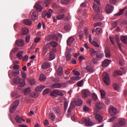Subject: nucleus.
Masks as SVG:
<instances>
[{
    "label": "nucleus",
    "mask_w": 127,
    "mask_h": 127,
    "mask_svg": "<svg viewBox=\"0 0 127 127\" xmlns=\"http://www.w3.org/2000/svg\"><path fill=\"white\" fill-rule=\"evenodd\" d=\"M58 44H57L56 42L52 41V42H50L47 43L46 46L43 47V55L44 56L45 54H46L47 51H48V49L50 48L51 46L52 47H57Z\"/></svg>",
    "instance_id": "1"
},
{
    "label": "nucleus",
    "mask_w": 127,
    "mask_h": 127,
    "mask_svg": "<svg viewBox=\"0 0 127 127\" xmlns=\"http://www.w3.org/2000/svg\"><path fill=\"white\" fill-rule=\"evenodd\" d=\"M18 105H19V100L15 101L10 107L9 113H11L12 114L14 113L15 110L17 109Z\"/></svg>",
    "instance_id": "2"
},
{
    "label": "nucleus",
    "mask_w": 127,
    "mask_h": 127,
    "mask_svg": "<svg viewBox=\"0 0 127 127\" xmlns=\"http://www.w3.org/2000/svg\"><path fill=\"white\" fill-rule=\"evenodd\" d=\"M103 80L107 86H109L110 85V84H111V82H110V76L107 72H104L103 73Z\"/></svg>",
    "instance_id": "3"
},
{
    "label": "nucleus",
    "mask_w": 127,
    "mask_h": 127,
    "mask_svg": "<svg viewBox=\"0 0 127 127\" xmlns=\"http://www.w3.org/2000/svg\"><path fill=\"white\" fill-rule=\"evenodd\" d=\"M30 16L32 20H36L38 18V13L34 10H32L30 12Z\"/></svg>",
    "instance_id": "4"
},
{
    "label": "nucleus",
    "mask_w": 127,
    "mask_h": 127,
    "mask_svg": "<svg viewBox=\"0 0 127 127\" xmlns=\"http://www.w3.org/2000/svg\"><path fill=\"white\" fill-rule=\"evenodd\" d=\"M46 40H56L58 41V37L55 34L53 35H49L46 37Z\"/></svg>",
    "instance_id": "5"
},
{
    "label": "nucleus",
    "mask_w": 127,
    "mask_h": 127,
    "mask_svg": "<svg viewBox=\"0 0 127 127\" xmlns=\"http://www.w3.org/2000/svg\"><path fill=\"white\" fill-rule=\"evenodd\" d=\"M104 108V105L102 103L97 102L95 104V113H98L99 110H102Z\"/></svg>",
    "instance_id": "6"
},
{
    "label": "nucleus",
    "mask_w": 127,
    "mask_h": 127,
    "mask_svg": "<svg viewBox=\"0 0 127 127\" xmlns=\"http://www.w3.org/2000/svg\"><path fill=\"white\" fill-rule=\"evenodd\" d=\"M118 113V110L117 108H115L114 107H111L109 109V114L111 117H114V116H116Z\"/></svg>",
    "instance_id": "7"
},
{
    "label": "nucleus",
    "mask_w": 127,
    "mask_h": 127,
    "mask_svg": "<svg viewBox=\"0 0 127 127\" xmlns=\"http://www.w3.org/2000/svg\"><path fill=\"white\" fill-rule=\"evenodd\" d=\"M93 19L95 20V21H102V20L104 19V17L100 14H97L94 17Z\"/></svg>",
    "instance_id": "8"
},
{
    "label": "nucleus",
    "mask_w": 127,
    "mask_h": 127,
    "mask_svg": "<svg viewBox=\"0 0 127 127\" xmlns=\"http://www.w3.org/2000/svg\"><path fill=\"white\" fill-rule=\"evenodd\" d=\"M83 122L85 123V125L87 126V127H92L93 126V123L92 122L90 121V118H85V119H83Z\"/></svg>",
    "instance_id": "9"
},
{
    "label": "nucleus",
    "mask_w": 127,
    "mask_h": 127,
    "mask_svg": "<svg viewBox=\"0 0 127 127\" xmlns=\"http://www.w3.org/2000/svg\"><path fill=\"white\" fill-rule=\"evenodd\" d=\"M90 91L87 89H84L82 90V97L86 99V98H88V96H90Z\"/></svg>",
    "instance_id": "10"
},
{
    "label": "nucleus",
    "mask_w": 127,
    "mask_h": 127,
    "mask_svg": "<svg viewBox=\"0 0 127 127\" xmlns=\"http://www.w3.org/2000/svg\"><path fill=\"white\" fill-rule=\"evenodd\" d=\"M114 9V7L111 6L110 4L107 5L106 7V10L107 13H111Z\"/></svg>",
    "instance_id": "11"
},
{
    "label": "nucleus",
    "mask_w": 127,
    "mask_h": 127,
    "mask_svg": "<svg viewBox=\"0 0 127 127\" xmlns=\"http://www.w3.org/2000/svg\"><path fill=\"white\" fill-rule=\"evenodd\" d=\"M28 32H29L28 29L24 27L22 29L20 34L21 35H26V34H28Z\"/></svg>",
    "instance_id": "12"
},
{
    "label": "nucleus",
    "mask_w": 127,
    "mask_h": 127,
    "mask_svg": "<svg viewBox=\"0 0 127 127\" xmlns=\"http://www.w3.org/2000/svg\"><path fill=\"white\" fill-rule=\"evenodd\" d=\"M75 41V38L73 37H69L67 40V44L68 46H71L72 43Z\"/></svg>",
    "instance_id": "13"
},
{
    "label": "nucleus",
    "mask_w": 127,
    "mask_h": 127,
    "mask_svg": "<svg viewBox=\"0 0 127 127\" xmlns=\"http://www.w3.org/2000/svg\"><path fill=\"white\" fill-rule=\"evenodd\" d=\"M105 56L107 57V58H110L111 57V51L110 50V49L108 48H106L105 50Z\"/></svg>",
    "instance_id": "14"
},
{
    "label": "nucleus",
    "mask_w": 127,
    "mask_h": 127,
    "mask_svg": "<svg viewBox=\"0 0 127 127\" xmlns=\"http://www.w3.org/2000/svg\"><path fill=\"white\" fill-rule=\"evenodd\" d=\"M34 6L37 11L40 12L43 9V7L38 3H36Z\"/></svg>",
    "instance_id": "15"
},
{
    "label": "nucleus",
    "mask_w": 127,
    "mask_h": 127,
    "mask_svg": "<svg viewBox=\"0 0 127 127\" xmlns=\"http://www.w3.org/2000/svg\"><path fill=\"white\" fill-rule=\"evenodd\" d=\"M49 67H50V63H49L45 62L41 65V68L44 70L49 68Z\"/></svg>",
    "instance_id": "16"
},
{
    "label": "nucleus",
    "mask_w": 127,
    "mask_h": 127,
    "mask_svg": "<svg viewBox=\"0 0 127 127\" xmlns=\"http://www.w3.org/2000/svg\"><path fill=\"white\" fill-rule=\"evenodd\" d=\"M111 60H109L108 59H106L102 63V66H103V67H107V66H109V65H110V64H111Z\"/></svg>",
    "instance_id": "17"
},
{
    "label": "nucleus",
    "mask_w": 127,
    "mask_h": 127,
    "mask_svg": "<svg viewBox=\"0 0 127 127\" xmlns=\"http://www.w3.org/2000/svg\"><path fill=\"white\" fill-rule=\"evenodd\" d=\"M57 73L58 76H62L63 75V68L62 66H60L59 67L57 71Z\"/></svg>",
    "instance_id": "18"
},
{
    "label": "nucleus",
    "mask_w": 127,
    "mask_h": 127,
    "mask_svg": "<svg viewBox=\"0 0 127 127\" xmlns=\"http://www.w3.org/2000/svg\"><path fill=\"white\" fill-rule=\"evenodd\" d=\"M15 121H16V123H18V124H20V123H22V122H25V120L22 119V118L21 117H19V116H18V115H17L16 116Z\"/></svg>",
    "instance_id": "19"
},
{
    "label": "nucleus",
    "mask_w": 127,
    "mask_h": 127,
    "mask_svg": "<svg viewBox=\"0 0 127 127\" xmlns=\"http://www.w3.org/2000/svg\"><path fill=\"white\" fill-rule=\"evenodd\" d=\"M51 87L53 89H55V88L59 89V88H61V87H62V84H61L60 83H55V84L52 85Z\"/></svg>",
    "instance_id": "20"
},
{
    "label": "nucleus",
    "mask_w": 127,
    "mask_h": 127,
    "mask_svg": "<svg viewBox=\"0 0 127 127\" xmlns=\"http://www.w3.org/2000/svg\"><path fill=\"white\" fill-rule=\"evenodd\" d=\"M16 44L18 46L22 47L24 45V41L23 40H17L16 41Z\"/></svg>",
    "instance_id": "21"
},
{
    "label": "nucleus",
    "mask_w": 127,
    "mask_h": 127,
    "mask_svg": "<svg viewBox=\"0 0 127 127\" xmlns=\"http://www.w3.org/2000/svg\"><path fill=\"white\" fill-rule=\"evenodd\" d=\"M126 8L127 7H125L124 8L120 9L118 13L115 14V16H118L124 14V12H125Z\"/></svg>",
    "instance_id": "22"
},
{
    "label": "nucleus",
    "mask_w": 127,
    "mask_h": 127,
    "mask_svg": "<svg viewBox=\"0 0 127 127\" xmlns=\"http://www.w3.org/2000/svg\"><path fill=\"white\" fill-rule=\"evenodd\" d=\"M95 119L97 121H98L99 123H101L102 121H103V117L100 114H96L95 115Z\"/></svg>",
    "instance_id": "23"
},
{
    "label": "nucleus",
    "mask_w": 127,
    "mask_h": 127,
    "mask_svg": "<svg viewBox=\"0 0 127 127\" xmlns=\"http://www.w3.org/2000/svg\"><path fill=\"white\" fill-rule=\"evenodd\" d=\"M68 50H67V52H66L65 54V56L66 59L67 61H70L71 60V55L70 54V53L68 52Z\"/></svg>",
    "instance_id": "24"
},
{
    "label": "nucleus",
    "mask_w": 127,
    "mask_h": 127,
    "mask_svg": "<svg viewBox=\"0 0 127 127\" xmlns=\"http://www.w3.org/2000/svg\"><path fill=\"white\" fill-rule=\"evenodd\" d=\"M21 80V79H20V78H19V77L17 76L16 77L14 78L13 79V81L14 84H19Z\"/></svg>",
    "instance_id": "25"
},
{
    "label": "nucleus",
    "mask_w": 127,
    "mask_h": 127,
    "mask_svg": "<svg viewBox=\"0 0 127 127\" xmlns=\"http://www.w3.org/2000/svg\"><path fill=\"white\" fill-rule=\"evenodd\" d=\"M76 102V106H77L78 107H81L82 105H83V101L81 100V99H78Z\"/></svg>",
    "instance_id": "26"
},
{
    "label": "nucleus",
    "mask_w": 127,
    "mask_h": 127,
    "mask_svg": "<svg viewBox=\"0 0 127 127\" xmlns=\"http://www.w3.org/2000/svg\"><path fill=\"white\" fill-rule=\"evenodd\" d=\"M71 29V26H70V24L66 23L64 24V30L65 31H68V30H70Z\"/></svg>",
    "instance_id": "27"
},
{
    "label": "nucleus",
    "mask_w": 127,
    "mask_h": 127,
    "mask_svg": "<svg viewBox=\"0 0 127 127\" xmlns=\"http://www.w3.org/2000/svg\"><path fill=\"white\" fill-rule=\"evenodd\" d=\"M121 40L123 43L127 44V36H122L121 37Z\"/></svg>",
    "instance_id": "28"
},
{
    "label": "nucleus",
    "mask_w": 127,
    "mask_h": 127,
    "mask_svg": "<svg viewBox=\"0 0 127 127\" xmlns=\"http://www.w3.org/2000/svg\"><path fill=\"white\" fill-rule=\"evenodd\" d=\"M23 22L24 24H26V25H31L32 24V22H31V20L30 19H24L23 20Z\"/></svg>",
    "instance_id": "29"
},
{
    "label": "nucleus",
    "mask_w": 127,
    "mask_h": 127,
    "mask_svg": "<svg viewBox=\"0 0 127 127\" xmlns=\"http://www.w3.org/2000/svg\"><path fill=\"white\" fill-rule=\"evenodd\" d=\"M96 56V58H97V59H101L104 57V54L97 52Z\"/></svg>",
    "instance_id": "30"
},
{
    "label": "nucleus",
    "mask_w": 127,
    "mask_h": 127,
    "mask_svg": "<svg viewBox=\"0 0 127 127\" xmlns=\"http://www.w3.org/2000/svg\"><path fill=\"white\" fill-rule=\"evenodd\" d=\"M113 88L114 89L115 91H119L120 90V86H119V84L116 83H114L113 84Z\"/></svg>",
    "instance_id": "31"
},
{
    "label": "nucleus",
    "mask_w": 127,
    "mask_h": 127,
    "mask_svg": "<svg viewBox=\"0 0 127 127\" xmlns=\"http://www.w3.org/2000/svg\"><path fill=\"white\" fill-rule=\"evenodd\" d=\"M93 8L95 11H96V12H100V7H99V6H98L97 4H93Z\"/></svg>",
    "instance_id": "32"
},
{
    "label": "nucleus",
    "mask_w": 127,
    "mask_h": 127,
    "mask_svg": "<svg viewBox=\"0 0 127 127\" xmlns=\"http://www.w3.org/2000/svg\"><path fill=\"white\" fill-rule=\"evenodd\" d=\"M12 74L14 77H15V76H18V75H19V70L13 69L12 70Z\"/></svg>",
    "instance_id": "33"
},
{
    "label": "nucleus",
    "mask_w": 127,
    "mask_h": 127,
    "mask_svg": "<svg viewBox=\"0 0 127 127\" xmlns=\"http://www.w3.org/2000/svg\"><path fill=\"white\" fill-rule=\"evenodd\" d=\"M86 70H87L89 73H93L95 70L92 67H91V66L87 65L85 67Z\"/></svg>",
    "instance_id": "34"
},
{
    "label": "nucleus",
    "mask_w": 127,
    "mask_h": 127,
    "mask_svg": "<svg viewBox=\"0 0 127 127\" xmlns=\"http://www.w3.org/2000/svg\"><path fill=\"white\" fill-rule=\"evenodd\" d=\"M94 32H96L97 34H100V33L102 32V29L100 28H97L95 30H93L92 31V33H94Z\"/></svg>",
    "instance_id": "35"
},
{
    "label": "nucleus",
    "mask_w": 127,
    "mask_h": 127,
    "mask_svg": "<svg viewBox=\"0 0 127 127\" xmlns=\"http://www.w3.org/2000/svg\"><path fill=\"white\" fill-rule=\"evenodd\" d=\"M55 58V54H54V53L53 52H50V58H49L50 61L53 60Z\"/></svg>",
    "instance_id": "36"
},
{
    "label": "nucleus",
    "mask_w": 127,
    "mask_h": 127,
    "mask_svg": "<svg viewBox=\"0 0 127 127\" xmlns=\"http://www.w3.org/2000/svg\"><path fill=\"white\" fill-rule=\"evenodd\" d=\"M22 55H23V52L22 51H21L17 54L16 56L17 58H18V59L21 60V59H22L23 58Z\"/></svg>",
    "instance_id": "37"
},
{
    "label": "nucleus",
    "mask_w": 127,
    "mask_h": 127,
    "mask_svg": "<svg viewBox=\"0 0 127 127\" xmlns=\"http://www.w3.org/2000/svg\"><path fill=\"white\" fill-rule=\"evenodd\" d=\"M44 88H45V86L40 85V86H38L36 88V90L37 91V92H41V91H42V90H43V89H44Z\"/></svg>",
    "instance_id": "38"
},
{
    "label": "nucleus",
    "mask_w": 127,
    "mask_h": 127,
    "mask_svg": "<svg viewBox=\"0 0 127 127\" xmlns=\"http://www.w3.org/2000/svg\"><path fill=\"white\" fill-rule=\"evenodd\" d=\"M19 51V50L17 47L14 48L12 49L11 51L10 52V55H12L13 53H16Z\"/></svg>",
    "instance_id": "39"
},
{
    "label": "nucleus",
    "mask_w": 127,
    "mask_h": 127,
    "mask_svg": "<svg viewBox=\"0 0 127 127\" xmlns=\"http://www.w3.org/2000/svg\"><path fill=\"white\" fill-rule=\"evenodd\" d=\"M89 51H90V52L91 53V55L92 56H93V55H95V54H97L98 51H95L94 49L93 48H89Z\"/></svg>",
    "instance_id": "40"
},
{
    "label": "nucleus",
    "mask_w": 127,
    "mask_h": 127,
    "mask_svg": "<svg viewBox=\"0 0 127 127\" xmlns=\"http://www.w3.org/2000/svg\"><path fill=\"white\" fill-rule=\"evenodd\" d=\"M71 0H58V2H59L60 1L61 3H63V4H67V3H69V1H70Z\"/></svg>",
    "instance_id": "41"
},
{
    "label": "nucleus",
    "mask_w": 127,
    "mask_h": 127,
    "mask_svg": "<svg viewBox=\"0 0 127 127\" xmlns=\"http://www.w3.org/2000/svg\"><path fill=\"white\" fill-rule=\"evenodd\" d=\"M64 16H65V15L64 14H59L56 16V18L58 20H60L61 19H63L64 18Z\"/></svg>",
    "instance_id": "42"
},
{
    "label": "nucleus",
    "mask_w": 127,
    "mask_h": 127,
    "mask_svg": "<svg viewBox=\"0 0 127 127\" xmlns=\"http://www.w3.org/2000/svg\"><path fill=\"white\" fill-rule=\"evenodd\" d=\"M19 84L20 87H24V86H25V80L21 79Z\"/></svg>",
    "instance_id": "43"
},
{
    "label": "nucleus",
    "mask_w": 127,
    "mask_h": 127,
    "mask_svg": "<svg viewBox=\"0 0 127 127\" xmlns=\"http://www.w3.org/2000/svg\"><path fill=\"white\" fill-rule=\"evenodd\" d=\"M55 112H56V115H60L61 112H60V108L59 107H56L54 109Z\"/></svg>",
    "instance_id": "44"
},
{
    "label": "nucleus",
    "mask_w": 127,
    "mask_h": 127,
    "mask_svg": "<svg viewBox=\"0 0 127 127\" xmlns=\"http://www.w3.org/2000/svg\"><path fill=\"white\" fill-rule=\"evenodd\" d=\"M29 83L30 85H31V86L34 85L36 83L35 79L32 78L31 79H29Z\"/></svg>",
    "instance_id": "45"
},
{
    "label": "nucleus",
    "mask_w": 127,
    "mask_h": 127,
    "mask_svg": "<svg viewBox=\"0 0 127 127\" xmlns=\"http://www.w3.org/2000/svg\"><path fill=\"white\" fill-rule=\"evenodd\" d=\"M39 79L40 81H44L45 80H46V76H45L44 74H40Z\"/></svg>",
    "instance_id": "46"
},
{
    "label": "nucleus",
    "mask_w": 127,
    "mask_h": 127,
    "mask_svg": "<svg viewBox=\"0 0 127 127\" xmlns=\"http://www.w3.org/2000/svg\"><path fill=\"white\" fill-rule=\"evenodd\" d=\"M102 99H105L106 98V92L104 90H100Z\"/></svg>",
    "instance_id": "47"
},
{
    "label": "nucleus",
    "mask_w": 127,
    "mask_h": 127,
    "mask_svg": "<svg viewBox=\"0 0 127 127\" xmlns=\"http://www.w3.org/2000/svg\"><path fill=\"white\" fill-rule=\"evenodd\" d=\"M75 106H76V101H72L70 103V106L69 108V109H70V110H71L72 109H73L74 108H75Z\"/></svg>",
    "instance_id": "48"
},
{
    "label": "nucleus",
    "mask_w": 127,
    "mask_h": 127,
    "mask_svg": "<svg viewBox=\"0 0 127 127\" xmlns=\"http://www.w3.org/2000/svg\"><path fill=\"white\" fill-rule=\"evenodd\" d=\"M49 118L51 120V121L55 120V114L53 113H50L49 114Z\"/></svg>",
    "instance_id": "49"
},
{
    "label": "nucleus",
    "mask_w": 127,
    "mask_h": 127,
    "mask_svg": "<svg viewBox=\"0 0 127 127\" xmlns=\"http://www.w3.org/2000/svg\"><path fill=\"white\" fill-rule=\"evenodd\" d=\"M29 93H30V88L29 87H27L24 90V94L25 95H27V94H29Z\"/></svg>",
    "instance_id": "50"
},
{
    "label": "nucleus",
    "mask_w": 127,
    "mask_h": 127,
    "mask_svg": "<svg viewBox=\"0 0 127 127\" xmlns=\"http://www.w3.org/2000/svg\"><path fill=\"white\" fill-rule=\"evenodd\" d=\"M70 79L74 80L75 81H78V80L81 79V77L78 76H73V77H70Z\"/></svg>",
    "instance_id": "51"
},
{
    "label": "nucleus",
    "mask_w": 127,
    "mask_h": 127,
    "mask_svg": "<svg viewBox=\"0 0 127 127\" xmlns=\"http://www.w3.org/2000/svg\"><path fill=\"white\" fill-rule=\"evenodd\" d=\"M52 0H45L44 1V3L46 6V7H47L48 5H49V3H50V1H51Z\"/></svg>",
    "instance_id": "52"
},
{
    "label": "nucleus",
    "mask_w": 127,
    "mask_h": 127,
    "mask_svg": "<svg viewBox=\"0 0 127 127\" xmlns=\"http://www.w3.org/2000/svg\"><path fill=\"white\" fill-rule=\"evenodd\" d=\"M83 82H84V80L83 79L77 82V83H76L77 87H82V86H83Z\"/></svg>",
    "instance_id": "53"
},
{
    "label": "nucleus",
    "mask_w": 127,
    "mask_h": 127,
    "mask_svg": "<svg viewBox=\"0 0 127 127\" xmlns=\"http://www.w3.org/2000/svg\"><path fill=\"white\" fill-rule=\"evenodd\" d=\"M71 108H68L67 113L66 115V118H70V116H71Z\"/></svg>",
    "instance_id": "54"
},
{
    "label": "nucleus",
    "mask_w": 127,
    "mask_h": 127,
    "mask_svg": "<svg viewBox=\"0 0 127 127\" xmlns=\"http://www.w3.org/2000/svg\"><path fill=\"white\" fill-rule=\"evenodd\" d=\"M56 91L57 93V95H58V96H61L62 97H63V96H64V94L60 92L59 90L56 89Z\"/></svg>",
    "instance_id": "55"
},
{
    "label": "nucleus",
    "mask_w": 127,
    "mask_h": 127,
    "mask_svg": "<svg viewBox=\"0 0 127 127\" xmlns=\"http://www.w3.org/2000/svg\"><path fill=\"white\" fill-rule=\"evenodd\" d=\"M78 36L80 40L82 39L83 37H84V34L83 33V31H79Z\"/></svg>",
    "instance_id": "56"
},
{
    "label": "nucleus",
    "mask_w": 127,
    "mask_h": 127,
    "mask_svg": "<svg viewBox=\"0 0 127 127\" xmlns=\"http://www.w3.org/2000/svg\"><path fill=\"white\" fill-rule=\"evenodd\" d=\"M50 95L52 97H56L57 96V93H56V90H55L51 92Z\"/></svg>",
    "instance_id": "57"
},
{
    "label": "nucleus",
    "mask_w": 127,
    "mask_h": 127,
    "mask_svg": "<svg viewBox=\"0 0 127 127\" xmlns=\"http://www.w3.org/2000/svg\"><path fill=\"white\" fill-rule=\"evenodd\" d=\"M29 40H30V35H28L26 36L25 38L26 43H28V42H29Z\"/></svg>",
    "instance_id": "58"
},
{
    "label": "nucleus",
    "mask_w": 127,
    "mask_h": 127,
    "mask_svg": "<svg viewBox=\"0 0 127 127\" xmlns=\"http://www.w3.org/2000/svg\"><path fill=\"white\" fill-rule=\"evenodd\" d=\"M72 72H73L74 75H76V76H80V72L79 71H76L75 69H73L72 70Z\"/></svg>",
    "instance_id": "59"
},
{
    "label": "nucleus",
    "mask_w": 127,
    "mask_h": 127,
    "mask_svg": "<svg viewBox=\"0 0 127 127\" xmlns=\"http://www.w3.org/2000/svg\"><path fill=\"white\" fill-rule=\"evenodd\" d=\"M92 45H93V46H95V47H100V45H99V44L95 41H92Z\"/></svg>",
    "instance_id": "60"
},
{
    "label": "nucleus",
    "mask_w": 127,
    "mask_h": 127,
    "mask_svg": "<svg viewBox=\"0 0 127 127\" xmlns=\"http://www.w3.org/2000/svg\"><path fill=\"white\" fill-rule=\"evenodd\" d=\"M92 99L94 100V101H97V100H98V96H97L96 94L93 93L92 94Z\"/></svg>",
    "instance_id": "61"
},
{
    "label": "nucleus",
    "mask_w": 127,
    "mask_h": 127,
    "mask_svg": "<svg viewBox=\"0 0 127 127\" xmlns=\"http://www.w3.org/2000/svg\"><path fill=\"white\" fill-rule=\"evenodd\" d=\"M85 36H86V38L89 39V41L90 42H91V41H92V37H91V35H89V34H85Z\"/></svg>",
    "instance_id": "62"
},
{
    "label": "nucleus",
    "mask_w": 127,
    "mask_h": 127,
    "mask_svg": "<svg viewBox=\"0 0 127 127\" xmlns=\"http://www.w3.org/2000/svg\"><path fill=\"white\" fill-rule=\"evenodd\" d=\"M22 77L23 78V80H26V73L25 72H22Z\"/></svg>",
    "instance_id": "63"
},
{
    "label": "nucleus",
    "mask_w": 127,
    "mask_h": 127,
    "mask_svg": "<svg viewBox=\"0 0 127 127\" xmlns=\"http://www.w3.org/2000/svg\"><path fill=\"white\" fill-rule=\"evenodd\" d=\"M112 29H114V28H115V27H117V25L118 24V23L117 22H113L112 23Z\"/></svg>",
    "instance_id": "64"
}]
</instances>
